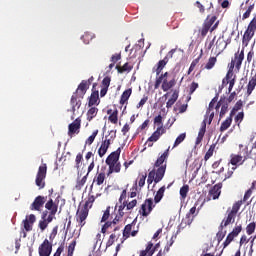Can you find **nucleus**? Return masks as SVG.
<instances>
[{
  "instance_id": "f257e3e1",
  "label": "nucleus",
  "mask_w": 256,
  "mask_h": 256,
  "mask_svg": "<svg viewBox=\"0 0 256 256\" xmlns=\"http://www.w3.org/2000/svg\"><path fill=\"white\" fill-rule=\"evenodd\" d=\"M167 159H169V148L157 158L153 165V169L148 173V185H151L153 181L156 184L163 181V177H165V171H167V163H165Z\"/></svg>"
},
{
  "instance_id": "f03ea898",
  "label": "nucleus",
  "mask_w": 256,
  "mask_h": 256,
  "mask_svg": "<svg viewBox=\"0 0 256 256\" xmlns=\"http://www.w3.org/2000/svg\"><path fill=\"white\" fill-rule=\"evenodd\" d=\"M92 190L90 191L88 195V199L86 200L85 204L82 208H78L76 212V221L79 225V227H85V221L87 220V217H89V209L93 207V203H95V197L94 195H91Z\"/></svg>"
},
{
  "instance_id": "7ed1b4c3",
  "label": "nucleus",
  "mask_w": 256,
  "mask_h": 256,
  "mask_svg": "<svg viewBox=\"0 0 256 256\" xmlns=\"http://www.w3.org/2000/svg\"><path fill=\"white\" fill-rule=\"evenodd\" d=\"M45 209H47V211L50 212L47 219H41L38 223V227L42 233L43 231H45V229H47V227H49V223H52L53 219H56L55 215H57L59 205L53 202V199H50L49 201L46 202Z\"/></svg>"
},
{
  "instance_id": "20e7f679",
  "label": "nucleus",
  "mask_w": 256,
  "mask_h": 256,
  "mask_svg": "<svg viewBox=\"0 0 256 256\" xmlns=\"http://www.w3.org/2000/svg\"><path fill=\"white\" fill-rule=\"evenodd\" d=\"M169 79V72H165L160 74L155 81L154 84V89H159L161 87L162 91L167 92L170 89H173L175 85H177V78L172 77L170 80ZM162 83V86H161Z\"/></svg>"
},
{
  "instance_id": "39448f33",
  "label": "nucleus",
  "mask_w": 256,
  "mask_h": 256,
  "mask_svg": "<svg viewBox=\"0 0 256 256\" xmlns=\"http://www.w3.org/2000/svg\"><path fill=\"white\" fill-rule=\"evenodd\" d=\"M215 39H217L216 36L209 43L206 42L205 47L208 51H211L212 49V53H214L216 57H219V55H221V53L227 49V45H229V43L225 41V37L223 35L217 39L216 43Z\"/></svg>"
},
{
  "instance_id": "423d86ee",
  "label": "nucleus",
  "mask_w": 256,
  "mask_h": 256,
  "mask_svg": "<svg viewBox=\"0 0 256 256\" xmlns=\"http://www.w3.org/2000/svg\"><path fill=\"white\" fill-rule=\"evenodd\" d=\"M243 205V201H237L233 204L232 209L227 210V216L222 220L220 227L221 229H225L228 225L235 223V219L237 218V213H239V209Z\"/></svg>"
},
{
  "instance_id": "0eeeda50",
  "label": "nucleus",
  "mask_w": 256,
  "mask_h": 256,
  "mask_svg": "<svg viewBox=\"0 0 256 256\" xmlns=\"http://www.w3.org/2000/svg\"><path fill=\"white\" fill-rule=\"evenodd\" d=\"M240 153L241 154L230 155L229 164L233 165V167H236V169L237 167L243 165L247 159H249V147L245 146Z\"/></svg>"
},
{
  "instance_id": "6e6552de",
  "label": "nucleus",
  "mask_w": 256,
  "mask_h": 256,
  "mask_svg": "<svg viewBox=\"0 0 256 256\" xmlns=\"http://www.w3.org/2000/svg\"><path fill=\"white\" fill-rule=\"evenodd\" d=\"M116 137H117V130H111L109 132V135L105 136V140L102 141V143L98 149L99 157H105V154L107 153L109 147H111V143H113V141H115Z\"/></svg>"
},
{
  "instance_id": "1a4fd4ad",
  "label": "nucleus",
  "mask_w": 256,
  "mask_h": 256,
  "mask_svg": "<svg viewBox=\"0 0 256 256\" xmlns=\"http://www.w3.org/2000/svg\"><path fill=\"white\" fill-rule=\"evenodd\" d=\"M47 177V164H42L38 168V172L36 175L35 184L39 189H45V178Z\"/></svg>"
},
{
  "instance_id": "9d476101",
  "label": "nucleus",
  "mask_w": 256,
  "mask_h": 256,
  "mask_svg": "<svg viewBox=\"0 0 256 256\" xmlns=\"http://www.w3.org/2000/svg\"><path fill=\"white\" fill-rule=\"evenodd\" d=\"M215 21H217V16H212L211 18H209L208 16L207 19L204 21L202 27L198 30V33L200 37H202V39H205V37H207V33H209V31L211 32V27H213Z\"/></svg>"
},
{
  "instance_id": "9b49d317",
  "label": "nucleus",
  "mask_w": 256,
  "mask_h": 256,
  "mask_svg": "<svg viewBox=\"0 0 256 256\" xmlns=\"http://www.w3.org/2000/svg\"><path fill=\"white\" fill-rule=\"evenodd\" d=\"M154 207H155V205L153 204V198H148L141 205L139 214L142 217H149V215H151Z\"/></svg>"
},
{
  "instance_id": "f8f14e48",
  "label": "nucleus",
  "mask_w": 256,
  "mask_h": 256,
  "mask_svg": "<svg viewBox=\"0 0 256 256\" xmlns=\"http://www.w3.org/2000/svg\"><path fill=\"white\" fill-rule=\"evenodd\" d=\"M167 130L163 126H160L153 132V134L147 139L146 145L153 147V143H157L158 139H161V135H165Z\"/></svg>"
},
{
  "instance_id": "ddd939ff",
  "label": "nucleus",
  "mask_w": 256,
  "mask_h": 256,
  "mask_svg": "<svg viewBox=\"0 0 256 256\" xmlns=\"http://www.w3.org/2000/svg\"><path fill=\"white\" fill-rule=\"evenodd\" d=\"M53 251V244L45 239L38 248L39 256H51Z\"/></svg>"
},
{
  "instance_id": "4468645a",
  "label": "nucleus",
  "mask_w": 256,
  "mask_h": 256,
  "mask_svg": "<svg viewBox=\"0 0 256 256\" xmlns=\"http://www.w3.org/2000/svg\"><path fill=\"white\" fill-rule=\"evenodd\" d=\"M80 130H81V118H76L68 126V136L73 137V135H79Z\"/></svg>"
},
{
  "instance_id": "2eb2a0df",
  "label": "nucleus",
  "mask_w": 256,
  "mask_h": 256,
  "mask_svg": "<svg viewBox=\"0 0 256 256\" xmlns=\"http://www.w3.org/2000/svg\"><path fill=\"white\" fill-rule=\"evenodd\" d=\"M47 201V197L45 196H37L33 203L30 205V211H41L43 209V205Z\"/></svg>"
},
{
  "instance_id": "dca6fc26",
  "label": "nucleus",
  "mask_w": 256,
  "mask_h": 256,
  "mask_svg": "<svg viewBox=\"0 0 256 256\" xmlns=\"http://www.w3.org/2000/svg\"><path fill=\"white\" fill-rule=\"evenodd\" d=\"M35 221H37V217H35V214H30L29 216H26V219L23 220L24 225V231L29 233V231H33V225L35 224Z\"/></svg>"
},
{
  "instance_id": "f3484780",
  "label": "nucleus",
  "mask_w": 256,
  "mask_h": 256,
  "mask_svg": "<svg viewBox=\"0 0 256 256\" xmlns=\"http://www.w3.org/2000/svg\"><path fill=\"white\" fill-rule=\"evenodd\" d=\"M88 89L89 86L87 85V80H82L81 83L78 85V88L76 89L74 95L78 96L80 99H83Z\"/></svg>"
},
{
  "instance_id": "a211bd4d",
  "label": "nucleus",
  "mask_w": 256,
  "mask_h": 256,
  "mask_svg": "<svg viewBox=\"0 0 256 256\" xmlns=\"http://www.w3.org/2000/svg\"><path fill=\"white\" fill-rule=\"evenodd\" d=\"M120 156H121V148H118L116 151L112 152L106 158V165H113V163H119Z\"/></svg>"
},
{
  "instance_id": "6ab92c4d",
  "label": "nucleus",
  "mask_w": 256,
  "mask_h": 256,
  "mask_svg": "<svg viewBox=\"0 0 256 256\" xmlns=\"http://www.w3.org/2000/svg\"><path fill=\"white\" fill-rule=\"evenodd\" d=\"M243 59H245L244 50H241V52L238 51L234 54V58H232V61L236 64L237 71L241 69V65L243 64Z\"/></svg>"
},
{
  "instance_id": "aec40b11",
  "label": "nucleus",
  "mask_w": 256,
  "mask_h": 256,
  "mask_svg": "<svg viewBox=\"0 0 256 256\" xmlns=\"http://www.w3.org/2000/svg\"><path fill=\"white\" fill-rule=\"evenodd\" d=\"M221 189H223L222 183L214 185L209 191V197H211L214 200L217 199L218 197L221 196Z\"/></svg>"
},
{
  "instance_id": "412c9836",
  "label": "nucleus",
  "mask_w": 256,
  "mask_h": 256,
  "mask_svg": "<svg viewBox=\"0 0 256 256\" xmlns=\"http://www.w3.org/2000/svg\"><path fill=\"white\" fill-rule=\"evenodd\" d=\"M77 94H73L70 100V105L72 107L71 111L75 115V111H79L81 108V100H78Z\"/></svg>"
},
{
  "instance_id": "4be33fe9",
  "label": "nucleus",
  "mask_w": 256,
  "mask_h": 256,
  "mask_svg": "<svg viewBox=\"0 0 256 256\" xmlns=\"http://www.w3.org/2000/svg\"><path fill=\"white\" fill-rule=\"evenodd\" d=\"M107 115H109L108 120L113 125H117L119 121V110L115 109L114 111L112 109L107 110Z\"/></svg>"
},
{
  "instance_id": "5701e85b",
  "label": "nucleus",
  "mask_w": 256,
  "mask_h": 256,
  "mask_svg": "<svg viewBox=\"0 0 256 256\" xmlns=\"http://www.w3.org/2000/svg\"><path fill=\"white\" fill-rule=\"evenodd\" d=\"M157 249V246H153V242H148L146 249L140 252L139 256H153Z\"/></svg>"
},
{
  "instance_id": "b1692460",
  "label": "nucleus",
  "mask_w": 256,
  "mask_h": 256,
  "mask_svg": "<svg viewBox=\"0 0 256 256\" xmlns=\"http://www.w3.org/2000/svg\"><path fill=\"white\" fill-rule=\"evenodd\" d=\"M132 93H133V89L131 88L126 89L120 97V101H119L120 105H127L129 101V97H131Z\"/></svg>"
},
{
  "instance_id": "393cba45",
  "label": "nucleus",
  "mask_w": 256,
  "mask_h": 256,
  "mask_svg": "<svg viewBox=\"0 0 256 256\" xmlns=\"http://www.w3.org/2000/svg\"><path fill=\"white\" fill-rule=\"evenodd\" d=\"M167 63H169V61L167 58H164L157 63L156 67L153 68V71H155L157 77L161 75V71L165 69V65H167Z\"/></svg>"
},
{
  "instance_id": "a878e982",
  "label": "nucleus",
  "mask_w": 256,
  "mask_h": 256,
  "mask_svg": "<svg viewBox=\"0 0 256 256\" xmlns=\"http://www.w3.org/2000/svg\"><path fill=\"white\" fill-rule=\"evenodd\" d=\"M197 211V207H192L189 210V213L186 214L185 219L182 220V224L185 223V225H191L193 223V215H195V212Z\"/></svg>"
},
{
  "instance_id": "bb28decb",
  "label": "nucleus",
  "mask_w": 256,
  "mask_h": 256,
  "mask_svg": "<svg viewBox=\"0 0 256 256\" xmlns=\"http://www.w3.org/2000/svg\"><path fill=\"white\" fill-rule=\"evenodd\" d=\"M177 99H179V91L174 90L171 98L166 103V108L171 109L177 102Z\"/></svg>"
},
{
  "instance_id": "cd10ccee",
  "label": "nucleus",
  "mask_w": 256,
  "mask_h": 256,
  "mask_svg": "<svg viewBox=\"0 0 256 256\" xmlns=\"http://www.w3.org/2000/svg\"><path fill=\"white\" fill-rule=\"evenodd\" d=\"M109 229H113V231H119L121 228L119 226H115L111 221H107L102 226L101 233L105 234Z\"/></svg>"
},
{
  "instance_id": "c85d7f7f",
  "label": "nucleus",
  "mask_w": 256,
  "mask_h": 256,
  "mask_svg": "<svg viewBox=\"0 0 256 256\" xmlns=\"http://www.w3.org/2000/svg\"><path fill=\"white\" fill-rule=\"evenodd\" d=\"M116 69L118 73H129L133 71V65L129 64V62H126L123 66H116Z\"/></svg>"
},
{
  "instance_id": "c756f323",
  "label": "nucleus",
  "mask_w": 256,
  "mask_h": 256,
  "mask_svg": "<svg viewBox=\"0 0 256 256\" xmlns=\"http://www.w3.org/2000/svg\"><path fill=\"white\" fill-rule=\"evenodd\" d=\"M80 175L81 174L78 171V178H77V181H76V189H78V190L83 189V186L87 183V177H89V173H87L81 179L79 178Z\"/></svg>"
},
{
  "instance_id": "7c9ffc66",
  "label": "nucleus",
  "mask_w": 256,
  "mask_h": 256,
  "mask_svg": "<svg viewBox=\"0 0 256 256\" xmlns=\"http://www.w3.org/2000/svg\"><path fill=\"white\" fill-rule=\"evenodd\" d=\"M231 123H233V116H230L228 118H226V120H224L222 123H221V126H220V131L223 133V131H227L228 128L231 127Z\"/></svg>"
},
{
  "instance_id": "2f4dec72",
  "label": "nucleus",
  "mask_w": 256,
  "mask_h": 256,
  "mask_svg": "<svg viewBox=\"0 0 256 256\" xmlns=\"http://www.w3.org/2000/svg\"><path fill=\"white\" fill-rule=\"evenodd\" d=\"M108 166H109L108 175H111V173H120L121 172V163L120 162L108 164Z\"/></svg>"
},
{
  "instance_id": "473e14b6",
  "label": "nucleus",
  "mask_w": 256,
  "mask_h": 256,
  "mask_svg": "<svg viewBox=\"0 0 256 256\" xmlns=\"http://www.w3.org/2000/svg\"><path fill=\"white\" fill-rule=\"evenodd\" d=\"M201 57H203V50H201L200 55L196 59H194L192 61V63L190 64V67L188 69V75H191V73H193V71H195V67H197L199 61H201Z\"/></svg>"
},
{
  "instance_id": "72a5a7b5",
  "label": "nucleus",
  "mask_w": 256,
  "mask_h": 256,
  "mask_svg": "<svg viewBox=\"0 0 256 256\" xmlns=\"http://www.w3.org/2000/svg\"><path fill=\"white\" fill-rule=\"evenodd\" d=\"M98 101H99V91H92L91 96L89 98L88 105L90 107H93V105H97Z\"/></svg>"
},
{
  "instance_id": "f704fd0d",
  "label": "nucleus",
  "mask_w": 256,
  "mask_h": 256,
  "mask_svg": "<svg viewBox=\"0 0 256 256\" xmlns=\"http://www.w3.org/2000/svg\"><path fill=\"white\" fill-rule=\"evenodd\" d=\"M97 113H99V109L97 107H91L87 111V121H93L97 117Z\"/></svg>"
},
{
  "instance_id": "c9c22d12",
  "label": "nucleus",
  "mask_w": 256,
  "mask_h": 256,
  "mask_svg": "<svg viewBox=\"0 0 256 256\" xmlns=\"http://www.w3.org/2000/svg\"><path fill=\"white\" fill-rule=\"evenodd\" d=\"M165 186H162L157 192L156 195L154 196V202L157 203H161V199H163L164 195H165Z\"/></svg>"
},
{
  "instance_id": "e433bc0d",
  "label": "nucleus",
  "mask_w": 256,
  "mask_h": 256,
  "mask_svg": "<svg viewBox=\"0 0 256 256\" xmlns=\"http://www.w3.org/2000/svg\"><path fill=\"white\" fill-rule=\"evenodd\" d=\"M229 111V104L227 103V98L224 97V102H222L221 110H220V119H223L227 112Z\"/></svg>"
},
{
  "instance_id": "4c0bfd02",
  "label": "nucleus",
  "mask_w": 256,
  "mask_h": 256,
  "mask_svg": "<svg viewBox=\"0 0 256 256\" xmlns=\"http://www.w3.org/2000/svg\"><path fill=\"white\" fill-rule=\"evenodd\" d=\"M81 39L83 43H85V45H89V43H91V41L95 39V34L91 32H85L84 35L81 37Z\"/></svg>"
},
{
  "instance_id": "58836bf2",
  "label": "nucleus",
  "mask_w": 256,
  "mask_h": 256,
  "mask_svg": "<svg viewBox=\"0 0 256 256\" xmlns=\"http://www.w3.org/2000/svg\"><path fill=\"white\" fill-rule=\"evenodd\" d=\"M241 109H243V101L238 100L230 112V117L236 115L237 111H241Z\"/></svg>"
},
{
  "instance_id": "ea45409f",
  "label": "nucleus",
  "mask_w": 256,
  "mask_h": 256,
  "mask_svg": "<svg viewBox=\"0 0 256 256\" xmlns=\"http://www.w3.org/2000/svg\"><path fill=\"white\" fill-rule=\"evenodd\" d=\"M94 183H96V185H103V183H105V172L97 173L94 178Z\"/></svg>"
},
{
  "instance_id": "a19ab883",
  "label": "nucleus",
  "mask_w": 256,
  "mask_h": 256,
  "mask_svg": "<svg viewBox=\"0 0 256 256\" xmlns=\"http://www.w3.org/2000/svg\"><path fill=\"white\" fill-rule=\"evenodd\" d=\"M216 64H217V57H210L208 59V62L204 66V69H207V71H211V69H213V67H215Z\"/></svg>"
},
{
  "instance_id": "79ce46f5",
  "label": "nucleus",
  "mask_w": 256,
  "mask_h": 256,
  "mask_svg": "<svg viewBox=\"0 0 256 256\" xmlns=\"http://www.w3.org/2000/svg\"><path fill=\"white\" fill-rule=\"evenodd\" d=\"M255 86H256V75L252 77L248 83V86H247L248 95H251V93H253V89H255Z\"/></svg>"
},
{
  "instance_id": "37998d69",
  "label": "nucleus",
  "mask_w": 256,
  "mask_h": 256,
  "mask_svg": "<svg viewBox=\"0 0 256 256\" xmlns=\"http://www.w3.org/2000/svg\"><path fill=\"white\" fill-rule=\"evenodd\" d=\"M186 138H187V134H186V133L180 134V135L176 138L172 149H175V147H179V145H181V143L184 142Z\"/></svg>"
},
{
  "instance_id": "c03bdc74",
  "label": "nucleus",
  "mask_w": 256,
  "mask_h": 256,
  "mask_svg": "<svg viewBox=\"0 0 256 256\" xmlns=\"http://www.w3.org/2000/svg\"><path fill=\"white\" fill-rule=\"evenodd\" d=\"M133 229V223L128 224L125 226L124 230H123V238L124 239H129V237H131V231Z\"/></svg>"
},
{
  "instance_id": "a18cd8bd",
  "label": "nucleus",
  "mask_w": 256,
  "mask_h": 256,
  "mask_svg": "<svg viewBox=\"0 0 256 256\" xmlns=\"http://www.w3.org/2000/svg\"><path fill=\"white\" fill-rule=\"evenodd\" d=\"M225 235H227V230H223V228H221V226H219V231L216 234V239H217L218 243H221L223 241V239H225Z\"/></svg>"
},
{
  "instance_id": "49530a36",
  "label": "nucleus",
  "mask_w": 256,
  "mask_h": 256,
  "mask_svg": "<svg viewBox=\"0 0 256 256\" xmlns=\"http://www.w3.org/2000/svg\"><path fill=\"white\" fill-rule=\"evenodd\" d=\"M219 101V94H217L209 103L208 109L206 111V115H209V113H211V111H213L214 107H215V103H217Z\"/></svg>"
},
{
  "instance_id": "de8ad7c7",
  "label": "nucleus",
  "mask_w": 256,
  "mask_h": 256,
  "mask_svg": "<svg viewBox=\"0 0 256 256\" xmlns=\"http://www.w3.org/2000/svg\"><path fill=\"white\" fill-rule=\"evenodd\" d=\"M97 135H99V130H94L92 134L88 137V139L85 141V145H93V142L95 141Z\"/></svg>"
},
{
  "instance_id": "09e8293b",
  "label": "nucleus",
  "mask_w": 256,
  "mask_h": 256,
  "mask_svg": "<svg viewBox=\"0 0 256 256\" xmlns=\"http://www.w3.org/2000/svg\"><path fill=\"white\" fill-rule=\"evenodd\" d=\"M109 217H111V207L108 206L106 210L103 213V216L101 218V223H107L109 221Z\"/></svg>"
},
{
  "instance_id": "8fccbe9b",
  "label": "nucleus",
  "mask_w": 256,
  "mask_h": 256,
  "mask_svg": "<svg viewBox=\"0 0 256 256\" xmlns=\"http://www.w3.org/2000/svg\"><path fill=\"white\" fill-rule=\"evenodd\" d=\"M81 163H83V152H79L75 158V167L78 170L81 168Z\"/></svg>"
},
{
  "instance_id": "3c124183",
  "label": "nucleus",
  "mask_w": 256,
  "mask_h": 256,
  "mask_svg": "<svg viewBox=\"0 0 256 256\" xmlns=\"http://www.w3.org/2000/svg\"><path fill=\"white\" fill-rule=\"evenodd\" d=\"M215 147L216 145L215 144H212L210 146V148L208 149V151L206 152L205 156H204V159L206 161H209V159H211V157H213V153H215Z\"/></svg>"
},
{
  "instance_id": "603ef678",
  "label": "nucleus",
  "mask_w": 256,
  "mask_h": 256,
  "mask_svg": "<svg viewBox=\"0 0 256 256\" xmlns=\"http://www.w3.org/2000/svg\"><path fill=\"white\" fill-rule=\"evenodd\" d=\"M253 9H255V4H252L247 8V10L245 11V13L242 16L243 21H245V19H249V17H251V13H253Z\"/></svg>"
},
{
  "instance_id": "864d4df0",
  "label": "nucleus",
  "mask_w": 256,
  "mask_h": 256,
  "mask_svg": "<svg viewBox=\"0 0 256 256\" xmlns=\"http://www.w3.org/2000/svg\"><path fill=\"white\" fill-rule=\"evenodd\" d=\"M205 131H207V118L203 120L198 135L200 137H205Z\"/></svg>"
},
{
  "instance_id": "5fc2aeb1",
  "label": "nucleus",
  "mask_w": 256,
  "mask_h": 256,
  "mask_svg": "<svg viewBox=\"0 0 256 256\" xmlns=\"http://www.w3.org/2000/svg\"><path fill=\"white\" fill-rule=\"evenodd\" d=\"M243 119H245V113L244 112H239L235 118L234 121L238 125V127L241 125Z\"/></svg>"
},
{
  "instance_id": "6e6d98bb",
  "label": "nucleus",
  "mask_w": 256,
  "mask_h": 256,
  "mask_svg": "<svg viewBox=\"0 0 256 256\" xmlns=\"http://www.w3.org/2000/svg\"><path fill=\"white\" fill-rule=\"evenodd\" d=\"M233 239H235V236L230 232L227 237L226 240L223 243V247L225 249V247H229V245H231Z\"/></svg>"
},
{
  "instance_id": "4d7b16f0",
  "label": "nucleus",
  "mask_w": 256,
  "mask_h": 256,
  "mask_svg": "<svg viewBox=\"0 0 256 256\" xmlns=\"http://www.w3.org/2000/svg\"><path fill=\"white\" fill-rule=\"evenodd\" d=\"M188 193L189 185H184L183 187L180 188V197H182V199H186Z\"/></svg>"
},
{
  "instance_id": "13d9d810",
  "label": "nucleus",
  "mask_w": 256,
  "mask_h": 256,
  "mask_svg": "<svg viewBox=\"0 0 256 256\" xmlns=\"http://www.w3.org/2000/svg\"><path fill=\"white\" fill-rule=\"evenodd\" d=\"M255 227H256L255 222H252V223L248 224L246 226L247 235H253V233H255Z\"/></svg>"
},
{
  "instance_id": "bf43d9fd",
  "label": "nucleus",
  "mask_w": 256,
  "mask_h": 256,
  "mask_svg": "<svg viewBox=\"0 0 256 256\" xmlns=\"http://www.w3.org/2000/svg\"><path fill=\"white\" fill-rule=\"evenodd\" d=\"M77 246V240H73L69 246H68V253L69 256H73V253L75 252V247Z\"/></svg>"
},
{
  "instance_id": "052dcab7",
  "label": "nucleus",
  "mask_w": 256,
  "mask_h": 256,
  "mask_svg": "<svg viewBox=\"0 0 256 256\" xmlns=\"http://www.w3.org/2000/svg\"><path fill=\"white\" fill-rule=\"evenodd\" d=\"M116 239H117V234H115V233L111 234L109 236V239H108L107 243H106V247L107 248L111 247L113 245V243H115Z\"/></svg>"
},
{
  "instance_id": "680f3d73",
  "label": "nucleus",
  "mask_w": 256,
  "mask_h": 256,
  "mask_svg": "<svg viewBox=\"0 0 256 256\" xmlns=\"http://www.w3.org/2000/svg\"><path fill=\"white\" fill-rule=\"evenodd\" d=\"M111 85V76H106L102 80V87L109 89Z\"/></svg>"
},
{
  "instance_id": "e2e57ef3",
  "label": "nucleus",
  "mask_w": 256,
  "mask_h": 256,
  "mask_svg": "<svg viewBox=\"0 0 256 256\" xmlns=\"http://www.w3.org/2000/svg\"><path fill=\"white\" fill-rule=\"evenodd\" d=\"M134 207H137V199H134L129 203L126 201V211H131Z\"/></svg>"
},
{
  "instance_id": "0e129e2a",
  "label": "nucleus",
  "mask_w": 256,
  "mask_h": 256,
  "mask_svg": "<svg viewBox=\"0 0 256 256\" xmlns=\"http://www.w3.org/2000/svg\"><path fill=\"white\" fill-rule=\"evenodd\" d=\"M154 124L158 127H163V116H161V114L154 118Z\"/></svg>"
},
{
  "instance_id": "69168bd1",
  "label": "nucleus",
  "mask_w": 256,
  "mask_h": 256,
  "mask_svg": "<svg viewBox=\"0 0 256 256\" xmlns=\"http://www.w3.org/2000/svg\"><path fill=\"white\" fill-rule=\"evenodd\" d=\"M231 79H233V72L228 70L226 77L222 80L223 85H225V83L227 85Z\"/></svg>"
},
{
  "instance_id": "338daca9",
  "label": "nucleus",
  "mask_w": 256,
  "mask_h": 256,
  "mask_svg": "<svg viewBox=\"0 0 256 256\" xmlns=\"http://www.w3.org/2000/svg\"><path fill=\"white\" fill-rule=\"evenodd\" d=\"M241 231H243V227L241 225H238V226L234 227L232 232H230V233L233 236L237 237L239 235V233H241Z\"/></svg>"
},
{
  "instance_id": "774afa93",
  "label": "nucleus",
  "mask_w": 256,
  "mask_h": 256,
  "mask_svg": "<svg viewBox=\"0 0 256 256\" xmlns=\"http://www.w3.org/2000/svg\"><path fill=\"white\" fill-rule=\"evenodd\" d=\"M117 61H121V53H116V54L112 55L111 62L117 63Z\"/></svg>"
}]
</instances>
